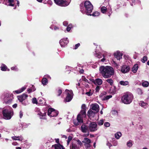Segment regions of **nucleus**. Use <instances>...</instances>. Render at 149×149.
Instances as JSON below:
<instances>
[{"label":"nucleus","instance_id":"nucleus-31","mask_svg":"<svg viewBox=\"0 0 149 149\" xmlns=\"http://www.w3.org/2000/svg\"><path fill=\"white\" fill-rule=\"evenodd\" d=\"M122 136V134L120 132H118L115 134V137L117 139H119Z\"/></svg>","mask_w":149,"mask_h":149},{"label":"nucleus","instance_id":"nucleus-52","mask_svg":"<svg viewBox=\"0 0 149 149\" xmlns=\"http://www.w3.org/2000/svg\"><path fill=\"white\" fill-rule=\"evenodd\" d=\"M12 70L17 71V68L16 66L13 67L11 68Z\"/></svg>","mask_w":149,"mask_h":149},{"label":"nucleus","instance_id":"nucleus-61","mask_svg":"<svg viewBox=\"0 0 149 149\" xmlns=\"http://www.w3.org/2000/svg\"><path fill=\"white\" fill-rule=\"evenodd\" d=\"M68 23L67 21H64L63 23V25L65 26H67L68 25Z\"/></svg>","mask_w":149,"mask_h":149},{"label":"nucleus","instance_id":"nucleus-11","mask_svg":"<svg viewBox=\"0 0 149 149\" xmlns=\"http://www.w3.org/2000/svg\"><path fill=\"white\" fill-rule=\"evenodd\" d=\"M13 98L12 94L9 95L7 94L4 97V101L7 104H10L12 102Z\"/></svg>","mask_w":149,"mask_h":149},{"label":"nucleus","instance_id":"nucleus-54","mask_svg":"<svg viewBox=\"0 0 149 149\" xmlns=\"http://www.w3.org/2000/svg\"><path fill=\"white\" fill-rule=\"evenodd\" d=\"M35 89H33V90H32L31 89L29 88V89H28L27 90V91L29 93H30L31 92H32L35 91Z\"/></svg>","mask_w":149,"mask_h":149},{"label":"nucleus","instance_id":"nucleus-45","mask_svg":"<svg viewBox=\"0 0 149 149\" xmlns=\"http://www.w3.org/2000/svg\"><path fill=\"white\" fill-rule=\"evenodd\" d=\"M32 102L33 104H37V101L36 98L34 97L32 99Z\"/></svg>","mask_w":149,"mask_h":149},{"label":"nucleus","instance_id":"nucleus-23","mask_svg":"<svg viewBox=\"0 0 149 149\" xmlns=\"http://www.w3.org/2000/svg\"><path fill=\"white\" fill-rule=\"evenodd\" d=\"M95 112L91 110H89L88 112V116L90 118L94 117Z\"/></svg>","mask_w":149,"mask_h":149},{"label":"nucleus","instance_id":"nucleus-37","mask_svg":"<svg viewBox=\"0 0 149 149\" xmlns=\"http://www.w3.org/2000/svg\"><path fill=\"white\" fill-rule=\"evenodd\" d=\"M132 141L130 140L128 141L127 143V147H130L132 146Z\"/></svg>","mask_w":149,"mask_h":149},{"label":"nucleus","instance_id":"nucleus-42","mask_svg":"<svg viewBox=\"0 0 149 149\" xmlns=\"http://www.w3.org/2000/svg\"><path fill=\"white\" fill-rule=\"evenodd\" d=\"M148 60V58L147 56H143V58L141 60V61L143 63H145Z\"/></svg>","mask_w":149,"mask_h":149},{"label":"nucleus","instance_id":"nucleus-21","mask_svg":"<svg viewBox=\"0 0 149 149\" xmlns=\"http://www.w3.org/2000/svg\"><path fill=\"white\" fill-rule=\"evenodd\" d=\"M79 148L77 143L74 142H72L70 146V149H78Z\"/></svg>","mask_w":149,"mask_h":149},{"label":"nucleus","instance_id":"nucleus-56","mask_svg":"<svg viewBox=\"0 0 149 149\" xmlns=\"http://www.w3.org/2000/svg\"><path fill=\"white\" fill-rule=\"evenodd\" d=\"M23 115V112L22 111H20L19 113V116L20 118H21Z\"/></svg>","mask_w":149,"mask_h":149},{"label":"nucleus","instance_id":"nucleus-22","mask_svg":"<svg viewBox=\"0 0 149 149\" xmlns=\"http://www.w3.org/2000/svg\"><path fill=\"white\" fill-rule=\"evenodd\" d=\"M139 105L142 107L146 109L148 107V105L147 103L144 102L143 101H140L139 103Z\"/></svg>","mask_w":149,"mask_h":149},{"label":"nucleus","instance_id":"nucleus-59","mask_svg":"<svg viewBox=\"0 0 149 149\" xmlns=\"http://www.w3.org/2000/svg\"><path fill=\"white\" fill-rule=\"evenodd\" d=\"M47 3L49 4L50 5H52V4L53 3L52 1L51 0H49L47 1Z\"/></svg>","mask_w":149,"mask_h":149},{"label":"nucleus","instance_id":"nucleus-29","mask_svg":"<svg viewBox=\"0 0 149 149\" xmlns=\"http://www.w3.org/2000/svg\"><path fill=\"white\" fill-rule=\"evenodd\" d=\"M149 85V82L146 81H143L142 86L144 87H147Z\"/></svg>","mask_w":149,"mask_h":149},{"label":"nucleus","instance_id":"nucleus-46","mask_svg":"<svg viewBox=\"0 0 149 149\" xmlns=\"http://www.w3.org/2000/svg\"><path fill=\"white\" fill-rule=\"evenodd\" d=\"M104 123V120L103 119L100 120L98 122V124L99 125H101L103 124Z\"/></svg>","mask_w":149,"mask_h":149},{"label":"nucleus","instance_id":"nucleus-5","mask_svg":"<svg viewBox=\"0 0 149 149\" xmlns=\"http://www.w3.org/2000/svg\"><path fill=\"white\" fill-rule=\"evenodd\" d=\"M86 115V111L81 110L80 113L78 115L77 118V122L75 121H74V124L76 125H78L80 123L83 122V118L85 117Z\"/></svg>","mask_w":149,"mask_h":149},{"label":"nucleus","instance_id":"nucleus-35","mask_svg":"<svg viewBox=\"0 0 149 149\" xmlns=\"http://www.w3.org/2000/svg\"><path fill=\"white\" fill-rule=\"evenodd\" d=\"M108 56H110V54L105 51L103 52L102 54L103 57H104L107 58Z\"/></svg>","mask_w":149,"mask_h":149},{"label":"nucleus","instance_id":"nucleus-34","mask_svg":"<svg viewBox=\"0 0 149 149\" xmlns=\"http://www.w3.org/2000/svg\"><path fill=\"white\" fill-rule=\"evenodd\" d=\"M94 54L96 57H97L99 58H101L102 56V55L101 53L100 52L97 53L96 51L95 52Z\"/></svg>","mask_w":149,"mask_h":149},{"label":"nucleus","instance_id":"nucleus-48","mask_svg":"<svg viewBox=\"0 0 149 149\" xmlns=\"http://www.w3.org/2000/svg\"><path fill=\"white\" fill-rule=\"evenodd\" d=\"M104 125L105 127H109L110 125V123H109L107 122L105 123H104Z\"/></svg>","mask_w":149,"mask_h":149},{"label":"nucleus","instance_id":"nucleus-36","mask_svg":"<svg viewBox=\"0 0 149 149\" xmlns=\"http://www.w3.org/2000/svg\"><path fill=\"white\" fill-rule=\"evenodd\" d=\"M107 93L105 92H103L102 93H101L100 95V96L101 98V99L102 100H103L104 98V97L106 95Z\"/></svg>","mask_w":149,"mask_h":149},{"label":"nucleus","instance_id":"nucleus-60","mask_svg":"<svg viewBox=\"0 0 149 149\" xmlns=\"http://www.w3.org/2000/svg\"><path fill=\"white\" fill-rule=\"evenodd\" d=\"M80 45V44L79 43H78L77 44H76L75 45V48H74V49H77L78 48V47Z\"/></svg>","mask_w":149,"mask_h":149},{"label":"nucleus","instance_id":"nucleus-18","mask_svg":"<svg viewBox=\"0 0 149 149\" xmlns=\"http://www.w3.org/2000/svg\"><path fill=\"white\" fill-rule=\"evenodd\" d=\"M92 82L95 85H100L102 83V80L100 78H97L95 80H93Z\"/></svg>","mask_w":149,"mask_h":149},{"label":"nucleus","instance_id":"nucleus-9","mask_svg":"<svg viewBox=\"0 0 149 149\" xmlns=\"http://www.w3.org/2000/svg\"><path fill=\"white\" fill-rule=\"evenodd\" d=\"M54 1L56 4L61 6H67L69 4V3L67 2L66 0H54Z\"/></svg>","mask_w":149,"mask_h":149},{"label":"nucleus","instance_id":"nucleus-8","mask_svg":"<svg viewBox=\"0 0 149 149\" xmlns=\"http://www.w3.org/2000/svg\"><path fill=\"white\" fill-rule=\"evenodd\" d=\"M58 111L52 108H49L48 110L47 115L50 117H55L57 116Z\"/></svg>","mask_w":149,"mask_h":149},{"label":"nucleus","instance_id":"nucleus-32","mask_svg":"<svg viewBox=\"0 0 149 149\" xmlns=\"http://www.w3.org/2000/svg\"><path fill=\"white\" fill-rule=\"evenodd\" d=\"M106 81L111 86H112L113 84V79L111 78H108Z\"/></svg>","mask_w":149,"mask_h":149},{"label":"nucleus","instance_id":"nucleus-7","mask_svg":"<svg viewBox=\"0 0 149 149\" xmlns=\"http://www.w3.org/2000/svg\"><path fill=\"white\" fill-rule=\"evenodd\" d=\"M36 112L37 113V114L39 116L40 119H44L45 118H43L42 117L45 116L46 115L47 111L45 109L40 110L38 108H36L35 109Z\"/></svg>","mask_w":149,"mask_h":149},{"label":"nucleus","instance_id":"nucleus-3","mask_svg":"<svg viewBox=\"0 0 149 149\" xmlns=\"http://www.w3.org/2000/svg\"><path fill=\"white\" fill-rule=\"evenodd\" d=\"M3 118L6 120H10L14 114L12 108H3L2 111Z\"/></svg>","mask_w":149,"mask_h":149},{"label":"nucleus","instance_id":"nucleus-10","mask_svg":"<svg viewBox=\"0 0 149 149\" xmlns=\"http://www.w3.org/2000/svg\"><path fill=\"white\" fill-rule=\"evenodd\" d=\"M88 129L91 132H94L97 130V125L95 122L91 123L88 126Z\"/></svg>","mask_w":149,"mask_h":149},{"label":"nucleus","instance_id":"nucleus-62","mask_svg":"<svg viewBox=\"0 0 149 149\" xmlns=\"http://www.w3.org/2000/svg\"><path fill=\"white\" fill-rule=\"evenodd\" d=\"M12 144L13 146H17L18 145V143L16 142H13L12 143Z\"/></svg>","mask_w":149,"mask_h":149},{"label":"nucleus","instance_id":"nucleus-2","mask_svg":"<svg viewBox=\"0 0 149 149\" xmlns=\"http://www.w3.org/2000/svg\"><path fill=\"white\" fill-rule=\"evenodd\" d=\"M84 6H83V4L80 5L81 11L82 13L86 14L88 15H91L90 14L92 11L93 6L89 1H86L84 3Z\"/></svg>","mask_w":149,"mask_h":149},{"label":"nucleus","instance_id":"nucleus-30","mask_svg":"<svg viewBox=\"0 0 149 149\" xmlns=\"http://www.w3.org/2000/svg\"><path fill=\"white\" fill-rule=\"evenodd\" d=\"M48 80L45 77H43L42 80V83L43 86L46 85L48 83Z\"/></svg>","mask_w":149,"mask_h":149},{"label":"nucleus","instance_id":"nucleus-15","mask_svg":"<svg viewBox=\"0 0 149 149\" xmlns=\"http://www.w3.org/2000/svg\"><path fill=\"white\" fill-rule=\"evenodd\" d=\"M114 57L118 60H120L122 58L123 54L120 51H117L113 54Z\"/></svg>","mask_w":149,"mask_h":149},{"label":"nucleus","instance_id":"nucleus-33","mask_svg":"<svg viewBox=\"0 0 149 149\" xmlns=\"http://www.w3.org/2000/svg\"><path fill=\"white\" fill-rule=\"evenodd\" d=\"M1 70L2 71H6L7 69V67L6 66L3 64H2L1 66Z\"/></svg>","mask_w":149,"mask_h":149},{"label":"nucleus","instance_id":"nucleus-39","mask_svg":"<svg viewBox=\"0 0 149 149\" xmlns=\"http://www.w3.org/2000/svg\"><path fill=\"white\" fill-rule=\"evenodd\" d=\"M137 91L138 94L139 95H141L143 93V91L140 88H138L137 89Z\"/></svg>","mask_w":149,"mask_h":149},{"label":"nucleus","instance_id":"nucleus-24","mask_svg":"<svg viewBox=\"0 0 149 149\" xmlns=\"http://www.w3.org/2000/svg\"><path fill=\"white\" fill-rule=\"evenodd\" d=\"M81 131L84 133L86 132L88 130V127L85 125H82L81 127Z\"/></svg>","mask_w":149,"mask_h":149},{"label":"nucleus","instance_id":"nucleus-38","mask_svg":"<svg viewBox=\"0 0 149 149\" xmlns=\"http://www.w3.org/2000/svg\"><path fill=\"white\" fill-rule=\"evenodd\" d=\"M107 10V9L106 7L102 6L101 8V10L102 12L103 13H106Z\"/></svg>","mask_w":149,"mask_h":149},{"label":"nucleus","instance_id":"nucleus-28","mask_svg":"<svg viewBox=\"0 0 149 149\" xmlns=\"http://www.w3.org/2000/svg\"><path fill=\"white\" fill-rule=\"evenodd\" d=\"M62 145L60 143L55 144L53 145L52 147H54L55 149H61Z\"/></svg>","mask_w":149,"mask_h":149},{"label":"nucleus","instance_id":"nucleus-55","mask_svg":"<svg viewBox=\"0 0 149 149\" xmlns=\"http://www.w3.org/2000/svg\"><path fill=\"white\" fill-rule=\"evenodd\" d=\"M77 144L80 145V146H81L82 145V142H81L80 140H77Z\"/></svg>","mask_w":149,"mask_h":149},{"label":"nucleus","instance_id":"nucleus-16","mask_svg":"<svg viewBox=\"0 0 149 149\" xmlns=\"http://www.w3.org/2000/svg\"><path fill=\"white\" fill-rule=\"evenodd\" d=\"M27 95L24 93L22 95L17 96L18 100L20 102H22L24 100H26L28 97Z\"/></svg>","mask_w":149,"mask_h":149},{"label":"nucleus","instance_id":"nucleus-4","mask_svg":"<svg viewBox=\"0 0 149 149\" xmlns=\"http://www.w3.org/2000/svg\"><path fill=\"white\" fill-rule=\"evenodd\" d=\"M133 99V96L132 94L130 92H127L124 93L122 98V100L124 104H128L132 102Z\"/></svg>","mask_w":149,"mask_h":149},{"label":"nucleus","instance_id":"nucleus-47","mask_svg":"<svg viewBox=\"0 0 149 149\" xmlns=\"http://www.w3.org/2000/svg\"><path fill=\"white\" fill-rule=\"evenodd\" d=\"M86 94L90 96L92 95L93 94V93L92 92H91V90H90L89 91L86 92Z\"/></svg>","mask_w":149,"mask_h":149},{"label":"nucleus","instance_id":"nucleus-26","mask_svg":"<svg viewBox=\"0 0 149 149\" xmlns=\"http://www.w3.org/2000/svg\"><path fill=\"white\" fill-rule=\"evenodd\" d=\"M12 139L15 140H19L22 141L23 139V138L22 136H14L12 137Z\"/></svg>","mask_w":149,"mask_h":149},{"label":"nucleus","instance_id":"nucleus-58","mask_svg":"<svg viewBox=\"0 0 149 149\" xmlns=\"http://www.w3.org/2000/svg\"><path fill=\"white\" fill-rule=\"evenodd\" d=\"M107 59V58L103 57V58L100 60V61L102 62H106Z\"/></svg>","mask_w":149,"mask_h":149},{"label":"nucleus","instance_id":"nucleus-12","mask_svg":"<svg viewBox=\"0 0 149 149\" xmlns=\"http://www.w3.org/2000/svg\"><path fill=\"white\" fill-rule=\"evenodd\" d=\"M68 43V38L61 39L59 41V43L62 47H65Z\"/></svg>","mask_w":149,"mask_h":149},{"label":"nucleus","instance_id":"nucleus-25","mask_svg":"<svg viewBox=\"0 0 149 149\" xmlns=\"http://www.w3.org/2000/svg\"><path fill=\"white\" fill-rule=\"evenodd\" d=\"M139 67L137 64H134L132 68V71L134 73H136Z\"/></svg>","mask_w":149,"mask_h":149},{"label":"nucleus","instance_id":"nucleus-43","mask_svg":"<svg viewBox=\"0 0 149 149\" xmlns=\"http://www.w3.org/2000/svg\"><path fill=\"white\" fill-rule=\"evenodd\" d=\"M72 138L71 136H69L68 138V139L67 140V145H68L70 142L72 140Z\"/></svg>","mask_w":149,"mask_h":149},{"label":"nucleus","instance_id":"nucleus-64","mask_svg":"<svg viewBox=\"0 0 149 149\" xmlns=\"http://www.w3.org/2000/svg\"><path fill=\"white\" fill-rule=\"evenodd\" d=\"M107 146H108L109 147V148H110V147L112 146V145H111V144L110 143H109V142H108L107 143Z\"/></svg>","mask_w":149,"mask_h":149},{"label":"nucleus","instance_id":"nucleus-20","mask_svg":"<svg viewBox=\"0 0 149 149\" xmlns=\"http://www.w3.org/2000/svg\"><path fill=\"white\" fill-rule=\"evenodd\" d=\"M26 88V86H24L22 87L21 88L15 91H13V93L14 94H18L21 93L23 92L24 91Z\"/></svg>","mask_w":149,"mask_h":149},{"label":"nucleus","instance_id":"nucleus-6","mask_svg":"<svg viewBox=\"0 0 149 149\" xmlns=\"http://www.w3.org/2000/svg\"><path fill=\"white\" fill-rule=\"evenodd\" d=\"M66 94L67 96L65 101L66 102H70L73 98V92L72 90H69L66 89L64 93Z\"/></svg>","mask_w":149,"mask_h":149},{"label":"nucleus","instance_id":"nucleus-41","mask_svg":"<svg viewBox=\"0 0 149 149\" xmlns=\"http://www.w3.org/2000/svg\"><path fill=\"white\" fill-rule=\"evenodd\" d=\"M112 97V96L111 95H106L104 97V98L103 99L104 100H107Z\"/></svg>","mask_w":149,"mask_h":149},{"label":"nucleus","instance_id":"nucleus-14","mask_svg":"<svg viewBox=\"0 0 149 149\" xmlns=\"http://www.w3.org/2000/svg\"><path fill=\"white\" fill-rule=\"evenodd\" d=\"M14 0H4L3 3L6 5L14 6H15L14 3Z\"/></svg>","mask_w":149,"mask_h":149},{"label":"nucleus","instance_id":"nucleus-27","mask_svg":"<svg viewBox=\"0 0 149 149\" xmlns=\"http://www.w3.org/2000/svg\"><path fill=\"white\" fill-rule=\"evenodd\" d=\"M119 84L122 86H127L129 85V82L127 81H121L119 82Z\"/></svg>","mask_w":149,"mask_h":149},{"label":"nucleus","instance_id":"nucleus-44","mask_svg":"<svg viewBox=\"0 0 149 149\" xmlns=\"http://www.w3.org/2000/svg\"><path fill=\"white\" fill-rule=\"evenodd\" d=\"M100 15V13L98 12H95L93 13L92 15L94 16H97Z\"/></svg>","mask_w":149,"mask_h":149},{"label":"nucleus","instance_id":"nucleus-50","mask_svg":"<svg viewBox=\"0 0 149 149\" xmlns=\"http://www.w3.org/2000/svg\"><path fill=\"white\" fill-rule=\"evenodd\" d=\"M22 104L24 106H26L29 104L28 102L26 101H25L24 102H22Z\"/></svg>","mask_w":149,"mask_h":149},{"label":"nucleus","instance_id":"nucleus-49","mask_svg":"<svg viewBox=\"0 0 149 149\" xmlns=\"http://www.w3.org/2000/svg\"><path fill=\"white\" fill-rule=\"evenodd\" d=\"M100 86H97L95 88V91L96 92H98L100 89Z\"/></svg>","mask_w":149,"mask_h":149},{"label":"nucleus","instance_id":"nucleus-40","mask_svg":"<svg viewBox=\"0 0 149 149\" xmlns=\"http://www.w3.org/2000/svg\"><path fill=\"white\" fill-rule=\"evenodd\" d=\"M72 28V24H69L67 27L66 30L68 32H69Z\"/></svg>","mask_w":149,"mask_h":149},{"label":"nucleus","instance_id":"nucleus-51","mask_svg":"<svg viewBox=\"0 0 149 149\" xmlns=\"http://www.w3.org/2000/svg\"><path fill=\"white\" fill-rule=\"evenodd\" d=\"M86 107L85 105L83 104L81 106L82 109L81 110H84V111H86Z\"/></svg>","mask_w":149,"mask_h":149},{"label":"nucleus","instance_id":"nucleus-1","mask_svg":"<svg viewBox=\"0 0 149 149\" xmlns=\"http://www.w3.org/2000/svg\"><path fill=\"white\" fill-rule=\"evenodd\" d=\"M100 73L105 78H110L114 74L113 68L109 66H102L100 68Z\"/></svg>","mask_w":149,"mask_h":149},{"label":"nucleus","instance_id":"nucleus-13","mask_svg":"<svg viewBox=\"0 0 149 149\" xmlns=\"http://www.w3.org/2000/svg\"><path fill=\"white\" fill-rule=\"evenodd\" d=\"M82 142L84 143L85 146L86 148H89L90 146V143H91L90 140L87 138H85Z\"/></svg>","mask_w":149,"mask_h":149},{"label":"nucleus","instance_id":"nucleus-17","mask_svg":"<svg viewBox=\"0 0 149 149\" xmlns=\"http://www.w3.org/2000/svg\"><path fill=\"white\" fill-rule=\"evenodd\" d=\"M129 66L124 65L123 66L121 69V71L123 73H125L128 72L130 70Z\"/></svg>","mask_w":149,"mask_h":149},{"label":"nucleus","instance_id":"nucleus-53","mask_svg":"<svg viewBox=\"0 0 149 149\" xmlns=\"http://www.w3.org/2000/svg\"><path fill=\"white\" fill-rule=\"evenodd\" d=\"M62 93V90L60 89H59L58 91V96H59L61 95V93Z\"/></svg>","mask_w":149,"mask_h":149},{"label":"nucleus","instance_id":"nucleus-63","mask_svg":"<svg viewBox=\"0 0 149 149\" xmlns=\"http://www.w3.org/2000/svg\"><path fill=\"white\" fill-rule=\"evenodd\" d=\"M112 113L115 115H117V112L115 110H113L112 111Z\"/></svg>","mask_w":149,"mask_h":149},{"label":"nucleus","instance_id":"nucleus-57","mask_svg":"<svg viewBox=\"0 0 149 149\" xmlns=\"http://www.w3.org/2000/svg\"><path fill=\"white\" fill-rule=\"evenodd\" d=\"M44 77H45V78L47 79H49V78L51 79V78L50 76L48 74H46V75H45L44 76Z\"/></svg>","mask_w":149,"mask_h":149},{"label":"nucleus","instance_id":"nucleus-19","mask_svg":"<svg viewBox=\"0 0 149 149\" xmlns=\"http://www.w3.org/2000/svg\"><path fill=\"white\" fill-rule=\"evenodd\" d=\"M91 109L96 112H98L99 111V106L98 104L96 103H95L92 104L91 105Z\"/></svg>","mask_w":149,"mask_h":149}]
</instances>
